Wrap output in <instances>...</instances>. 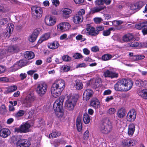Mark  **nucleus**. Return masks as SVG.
Instances as JSON below:
<instances>
[{"instance_id": "obj_3", "label": "nucleus", "mask_w": 147, "mask_h": 147, "mask_svg": "<svg viewBox=\"0 0 147 147\" xmlns=\"http://www.w3.org/2000/svg\"><path fill=\"white\" fill-rule=\"evenodd\" d=\"M112 126L111 122L109 119L105 120L101 124L99 129L103 134H107L112 130Z\"/></svg>"}, {"instance_id": "obj_37", "label": "nucleus", "mask_w": 147, "mask_h": 147, "mask_svg": "<svg viewBox=\"0 0 147 147\" xmlns=\"http://www.w3.org/2000/svg\"><path fill=\"white\" fill-rule=\"evenodd\" d=\"M83 120L84 123L85 124L89 123L90 119L89 115L86 113H84L83 115Z\"/></svg>"}, {"instance_id": "obj_42", "label": "nucleus", "mask_w": 147, "mask_h": 147, "mask_svg": "<svg viewBox=\"0 0 147 147\" xmlns=\"http://www.w3.org/2000/svg\"><path fill=\"white\" fill-rule=\"evenodd\" d=\"M26 61L24 60H21L19 61L18 63L20 68L26 65L27 64Z\"/></svg>"}, {"instance_id": "obj_46", "label": "nucleus", "mask_w": 147, "mask_h": 147, "mask_svg": "<svg viewBox=\"0 0 147 147\" xmlns=\"http://www.w3.org/2000/svg\"><path fill=\"white\" fill-rule=\"evenodd\" d=\"M112 58L111 55L105 54L102 57V59L104 61H107L111 59Z\"/></svg>"}, {"instance_id": "obj_23", "label": "nucleus", "mask_w": 147, "mask_h": 147, "mask_svg": "<svg viewBox=\"0 0 147 147\" xmlns=\"http://www.w3.org/2000/svg\"><path fill=\"white\" fill-rule=\"evenodd\" d=\"M135 124L131 123L128 126V134L129 136H132L135 131Z\"/></svg>"}, {"instance_id": "obj_25", "label": "nucleus", "mask_w": 147, "mask_h": 147, "mask_svg": "<svg viewBox=\"0 0 147 147\" xmlns=\"http://www.w3.org/2000/svg\"><path fill=\"white\" fill-rule=\"evenodd\" d=\"M134 36L131 34H127L124 35L122 37V40L124 42H129L133 40Z\"/></svg>"}, {"instance_id": "obj_8", "label": "nucleus", "mask_w": 147, "mask_h": 147, "mask_svg": "<svg viewBox=\"0 0 147 147\" xmlns=\"http://www.w3.org/2000/svg\"><path fill=\"white\" fill-rule=\"evenodd\" d=\"M31 10L34 18H39L42 16V11L41 8L33 6L32 7Z\"/></svg>"}, {"instance_id": "obj_35", "label": "nucleus", "mask_w": 147, "mask_h": 147, "mask_svg": "<svg viewBox=\"0 0 147 147\" xmlns=\"http://www.w3.org/2000/svg\"><path fill=\"white\" fill-rule=\"evenodd\" d=\"M50 36V33L45 34L40 38L38 41L39 43H41L43 41L47 40Z\"/></svg>"}, {"instance_id": "obj_45", "label": "nucleus", "mask_w": 147, "mask_h": 147, "mask_svg": "<svg viewBox=\"0 0 147 147\" xmlns=\"http://www.w3.org/2000/svg\"><path fill=\"white\" fill-rule=\"evenodd\" d=\"M17 88V86H11L10 88L7 89L6 90V92L7 93L12 92L16 90Z\"/></svg>"}, {"instance_id": "obj_12", "label": "nucleus", "mask_w": 147, "mask_h": 147, "mask_svg": "<svg viewBox=\"0 0 147 147\" xmlns=\"http://www.w3.org/2000/svg\"><path fill=\"white\" fill-rule=\"evenodd\" d=\"M86 29L87 31V34L91 36H96L97 35L98 32H96V29L93 27L88 24L87 25Z\"/></svg>"}, {"instance_id": "obj_11", "label": "nucleus", "mask_w": 147, "mask_h": 147, "mask_svg": "<svg viewBox=\"0 0 147 147\" xmlns=\"http://www.w3.org/2000/svg\"><path fill=\"white\" fill-rule=\"evenodd\" d=\"M94 92L90 89H87L84 92L83 94V99L84 100L88 101L92 97Z\"/></svg>"}, {"instance_id": "obj_38", "label": "nucleus", "mask_w": 147, "mask_h": 147, "mask_svg": "<svg viewBox=\"0 0 147 147\" xmlns=\"http://www.w3.org/2000/svg\"><path fill=\"white\" fill-rule=\"evenodd\" d=\"M6 50L8 54L9 55L11 53H13L16 51V47L14 46H11L8 47Z\"/></svg>"}, {"instance_id": "obj_9", "label": "nucleus", "mask_w": 147, "mask_h": 147, "mask_svg": "<svg viewBox=\"0 0 147 147\" xmlns=\"http://www.w3.org/2000/svg\"><path fill=\"white\" fill-rule=\"evenodd\" d=\"M16 144L17 147H28L31 144L30 141L27 139L20 140Z\"/></svg>"}, {"instance_id": "obj_48", "label": "nucleus", "mask_w": 147, "mask_h": 147, "mask_svg": "<svg viewBox=\"0 0 147 147\" xmlns=\"http://www.w3.org/2000/svg\"><path fill=\"white\" fill-rule=\"evenodd\" d=\"M6 54L9 55L6 49H1L0 50V55L2 57H3Z\"/></svg>"}, {"instance_id": "obj_50", "label": "nucleus", "mask_w": 147, "mask_h": 147, "mask_svg": "<svg viewBox=\"0 0 147 147\" xmlns=\"http://www.w3.org/2000/svg\"><path fill=\"white\" fill-rule=\"evenodd\" d=\"M104 29V27L103 26H99L96 27V32H98L97 35L98 34L99 32L103 30Z\"/></svg>"}, {"instance_id": "obj_16", "label": "nucleus", "mask_w": 147, "mask_h": 147, "mask_svg": "<svg viewBox=\"0 0 147 147\" xmlns=\"http://www.w3.org/2000/svg\"><path fill=\"white\" fill-rule=\"evenodd\" d=\"M40 29H36L34 30L32 34L30 36L29 40L30 42H34L36 40L40 32Z\"/></svg>"}, {"instance_id": "obj_54", "label": "nucleus", "mask_w": 147, "mask_h": 147, "mask_svg": "<svg viewBox=\"0 0 147 147\" xmlns=\"http://www.w3.org/2000/svg\"><path fill=\"white\" fill-rule=\"evenodd\" d=\"M102 20V18H95L94 19V22L97 24H100Z\"/></svg>"}, {"instance_id": "obj_20", "label": "nucleus", "mask_w": 147, "mask_h": 147, "mask_svg": "<svg viewBox=\"0 0 147 147\" xmlns=\"http://www.w3.org/2000/svg\"><path fill=\"white\" fill-rule=\"evenodd\" d=\"M104 75L105 77H109L112 78L117 77L118 74L114 72L107 70L104 73Z\"/></svg>"}, {"instance_id": "obj_47", "label": "nucleus", "mask_w": 147, "mask_h": 147, "mask_svg": "<svg viewBox=\"0 0 147 147\" xmlns=\"http://www.w3.org/2000/svg\"><path fill=\"white\" fill-rule=\"evenodd\" d=\"M64 31H67L69 30L71 26L69 23L68 22L62 23Z\"/></svg>"}, {"instance_id": "obj_24", "label": "nucleus", "mask_w": 147, "mask_h": 147, "mask_svg": "<svg viewBox=\"0 0 147 147\" xmlns=\"http://www.w3.org/2000/svg\"><path fill=\"white\" fill-rule=\"evenodd\" d=\"M135 28L138 30L147 28V21L138 23L135 25Z\"/></svg>"}, {"instance_id": "obj_43", "label": "nucleus", "mask_w": 147, "mask_h": 147, "mask_svg": "<svg viewBox=\"0 0 147 147\" xmlns=\"http://www.w3.org/2000/svg\"><path fill=\"white\" fill-rule=\"evenodd\" d=\"M114 28L112 27L109 28L108 30H105L103 32V34L104 36H107L109 35L111 33V31L113 30Z\"/></svg>"}, {"instance_id": "obj_55", "label": "nucleus", "mask_w": 147, "mask_h": 147, "mask_svg": "<svg viewBox=\"0 0 147 147\" xmlns=\"http://www.w3.org/2000/svg\"><path fill=\"white\" fill-rule=\"evenodd\" d=\"M95 4L98 5H103L104 3L102 0H96L95 1Z\"/></svg>"}, {"instance_id": "obj_21", "label": "nucleus", "mask_w": 147, "mask_h": 147, "mask_svg": "<svg viewBox=\"0 0 147 147\" xmlns=\"http://www.w3.org/2000/svg\"><path fill=\"white\" fill-rule=\"evenodd\" d=\"M135 143V141L133 140H125L123 141L122 145L124 147H127L133 146Z\"/></svg>"}, {"instance_id": "obj_41", "label": "nucleus", "mask_w": 147, "mask_h": 147, "mask_svg": "<svg viewBox=\"0 0 147 147\" xmlns=\"http://www.w3.org/2000/svg\"><path fill=\"white\" fill-rule=\"evenodd\" d=\"M25 111L23 110H19L17 113L15 114V116L18 118L24 115Z\"/></svg>"}, {"instance_id": "obj_53", "label": "nucleus", "mask_w": 147, "mask_h": 147, "mask_svg": "<svg viewBox=\"0 0 147 147\" xmlns=\"http://www.w3.org/2000/svg\"><path fill=\"white\" fill-rule=\"evenodd\" d=\"M57 29L59 31H61L64 32V29L63 28V24L62 23L60 24L57 26Z\"/></svg>"}, {"instance_id": "obj_14", "label": "nucleus", "mask_w": 147, "mask_h": 147, "mask_svg": "<svg viewBox=\"0 0 147 147\" xmlns=\"http://www.w3.org/2000/svg\"><path fill=\"white\" fill-rule=\"evenodd\" d=\"M143 5L144 4L142 2L139 1L131 5L130 9L131 10H136V11H137L141 8Z\"/></svg>"}, {"instance_id": "obj_61", "label": "nucleus", "mask_w": 147, "mask_h": 147, "mask_svg": "<svg viewBox=\"0 0 147 147\" xmlns=\"http://www.w3.org/2000/svg\"><path fill=\"white\" fill-rule=\"evenodd\" d=\"M139 44V47H147V42H141Z\"/></svg>"}, {"instance_id": "obj_22", "label": "nucleus", "mask_w": 147, "mask_h": 147, "mask_svg": "<svg viewBox=\"0 0 147 147\" xmlns=\"http://www.w3.org/2000/svg\"><path fill=\"white\" fill-rule=\"evenodd\" d=\"M83 19V16L76 14L73 18V21L76 24H78L82 22Z\"/></svg>"}, {"instance_id": "obj_5", "label": "nucleus", "mask_w": 147, "mask_h": 147, "mask_svg": "<svg viewBox=\"0 0 147 147\" xmlns=\"http://www.w3.org/2000/svg\"><path fill=\"white\" fill-rule=\"evenodd\" d=\"M47 89V86L46 84L41 83L38 85L36 91L39 96H42L46 93Z\"/></svg>"}, {"instance_id": "obj_34", "label": "nucleus", "mask_w": 147, "mask_h": 147, "mask_svg": "<svg viewBox=\"0 0 147 147\" xmlns=\"http://www.w3.org/2000/svg\"><path fill=\"white\" fill-rule=\"evenodd\" d=\"M74 87L78 90H80L83 88V85L81 82L79 80H76L74 85Z\"/></svg>"}, {"instance_id": "obj_62", "label": "nucleus", "mask_w": 147, "mask_h": 147, "mask_svg": "<svg viewBox=\"0 0 147 147\" xmlns=\"http://www.w3.org/2000/svg\"><path fill=\"white\" fill-rule=\"evenodd\" d=\"M63 70L65 72H67L70 69L69 66L66 65H64L63 66Z\"/></svg>"}, {"instance_id": "obj_17", "label": "nucleus", "mask_w": 147, "mask_h": 147, "mask_svg": "<svg viewBox=\"0 0 147 147\" xmlns=\"http://www.w3.org/2000/svg\"><path fill=\"white\" fill-rule=\"evenodd\" d=\"M11 134L9 129L7 128L2 129L0 130V136L3 138H6L9 136Z\"/></svg>"}, {"instance_id": "obj_57", "label": "nucleus", "mask_w": 147, "mask_h": 147, "mask_svg": "<svg viewBox=\"0 0 147 147\" xmlns=\"http://www.w3.org/2000/svg\"><path fill=\"white\" fill-rule=\"evenodd\" d=\"M89 133L88 130L86 131L84 134V140H87L88 139L89 136Z\"/></svg>"}, {"instance_id": "obj_27", "label": "nucleus", "mask_w": 147, "mask_h": 147, "mask_svg": "<svg viewBox=\"0 0 147 147\" xmlns=\"http://www.w3.org/2000/svg\"><path fill=\"white\" fill-rule=\"evenodd\" d=\"M34 53L31 51H26L24 55V57L28 59H32L34 57Z\"/></svg>"}, {"instance_id": "obj_33", "label": "nucleus", "mask_w": 147, "mask_h": 147, "mask_svg": "<svg viewBox=\"0 0 147 147\" xmlns=\"http://www.w3.org/2000/svg\"><path fill=\"white\" fill-rule=\"evenodd\" d=\"M30 127V125L29 123H26L23 125H21L20 127L22 129V132L24 133L28 131Z\"/></svg>"}, {"instance_id": "obj_1", "label": "nucleus", "mask_w": 147, "mask_h": 147, "mask_svg": "<svg viewBox=\"0 0 147 147\" xmlns=\"http://www.w3.org/2000/svg\"><path fill=\"white\" fill-rule=\"evenodd\" d=\"M65 82L62 80L55 81L53 84L51 88L52 96L55 98L60 96L65 87Z\"/></svg>"}, {"instance_id": "obj_51", "label": "nucleus", "mask_w": 147, "mask_h": 147, "mask_svg": "<svg viewBox=\"0 0 147 147\" xmlns=\"http://www.w3.org/2000/svg\"><path fill=\"white\" fill-rule=\"evenodd\" d=\"M83 36L81 34H78L76 37V39L77 40H81L82 42H83L86 40L85 38H82Z\"/></svg>"}, {"instance_id": "obj_39", "label": "nucleus", "mask_w": 147, "mask_h": 147, "mask_svg": "<svg viewBox=\"0 0 147 147\" xmlns=\"http://www.w3.org/2000/svg\"><path fill=\"white\" fill-rule=\"evenodd\" d=\"M20 67L18 63H16L14 64L13 66L10 67L9 69L10 71H15L19 69H20Z\"/></svg>"}, {"instance_id": "obj_26", "label": "nucleus", "mask_w": 147, "mask_h": 147, "mask_svg": "<svg viewBox=\"0 0 147 147\" xmlns=\"http://www.w3.org/2000/svg\"><path fill=\"white\" fill-rule=\"evenodd\" d=\"M58 42L57 41H55L52 42L48 43V48L52 49H57L59 46Z\"/></svg>"}, {"instance_id": "obj_10", "label": "nucleus", "mask_w": 147, "mask_h": 147, "mask_svg": "<svg viewBox=\"0 0 147 147\" xmlns=\"http://www.w3.org/2000/svg\"><path fill=\"white\" fill-rule=\"evenodd\" d=\"M136 116V113L134 109L130 110L128 113L127 116V121H129L133 122L135 119Z\"/></svg>"}, {"instance_id": "obj_63", "label": "nucleus", "mask_w": 147, "mask_h": 147, "mask_svg": "<svg viewBox=\"0 0 147 147\" xmlns=\"http://www.w3.org/2000/svg\"><path fill=\"white\" fill-rule=\"evenodd\" d=\"M26 74L25 73L24 74L23 73H21L20 75V76L21 80H23L25 78H26Z\"/></svg>"}, {"instance_id": "obj_59", "label": "nucleus", "mask_w": 147, "mask_h": 147, "mask_svg": "<svg viewBox=\"0 0 147 147\" xmlns=\"http://www.w3.org/2000/svg\"><path fill=\"white\" fill-rule=\"evenodd\" d=\"M139 44L137 42H134L129 45L130 47H137L138 46H139Z\"/></svg>"}, {"instance_id": "obj_19", "label": "nucleus", "mask_w": 147, "mask_h": 147, "mask_svg": "<svg viewBox=\"0 0 147 147\" xmlns=\"http://www.w3.org/2000/svg\"><path fill=\"white\" fill-rule=\"evenodd\" d=\"M45 24L48 26H52L54 25L56 23L55 20L51 16L46 17L45 19Z\"/></svg>"}, {"instance_id": "obj_56", "label": "nucleus", "mask_w": 147, "mask_h": 147, "mask_svg": "<svg viewBox=\"0 0 147 147\" xmlns=\"http://www.w3.org/2000/svg\"><path fill=\"white\" fill-rule=\"evenodd\" d=\"M116 111V109L114 108H111L109 109L107 113L110 114H113L115 113Z\"/></svg>"}, {"instance_id": "obj_36", "label": "nucleus", "mask_w": 147, "mask_h": 147, "mask_svg": "<svg viewBox=\"0 0 147 147\" xmlns=\"http://www.w3.org/2000/svg\"><path fill=\"white\" fill-rule=\"evenodd\" d=\"M106 8V7L105 6H99L98 7H95L91 10V12L92 13H94L96 12H99Z\"/></svg>"}, {"instance_id": "obj_49", "label": "nucleus", "mask_w": 147, "mask_h": 147, "mask_svg": "<svg viewBox=\"0 0 147 147\" xmlns=\"http://www.w3.org/2000/svg\"><path fill=\"white\" fill-rule=\"evenodd\" d=\"M63 60L66 62H69L71 61V58L67 55H64L62 57Z\"/></svg>"}, {"instance_id": "obj_60", "label": "nucleus", "mask_w": 147, "mask_h": 147, "mask_svg": "<svg viewBox=\"0 0 147 147\" xmlns=\"http://www.w3.org/2000/svg\"><path fill=\"white\" fill-rule=\"evenodd\" d=\"M7 22V18H3L0 20V24L2 25H4Z\"/></svg>"}, {"instance_id": "obj_2", "label": "nucleus", "mask_w": 147, "mask_h": 147, "mask_svg": "<svg viewBox=\"0 0 147 147\" xmlns=\"http://www.w3.org/2000/svg\"><path fill=\"white\" fill-rule=\"evenodd\" d=\"M78 98L74 95L71 96L65 104V107L69 111L73 110L75 106Z\"/></svg>"}, {"instance_id": "obj_4", "label": "nucleus", "mask_w": 147, "mask_h": 147, "mask_svg": "<svg viewBox=\"0 0 147 147\" xmlns=\"http://www.w3.org/2000/svg\"><path fill=\"white\" fill-rule=\"evenodd\" d=\"M63 96H61L58 98L53 104V108L55 112L61 111L62 110V105L64 101Z\"/></svg>"}, {"instance_id": "obj_18", "label": "nucleus", "mask_w": 147, "mask_h": 147, "mask_svg": "<svg viewBox=\"0 0 147 147\" xmlns=\"http://www.w3.org/2000/svg\"><path fill=\"white\" fill-rule=\"evenodd\" d=\"M136 86L139 87H147V81L144 80L137 79L135 82Z\"/></svg>"}, {"instance_id": "obj_7", "label": "nucleus", "mask_w": 147, "mask_h": 147, "mask_svg": "<svg viewBox=\"0 0 147 147\" xmlns=\"http://www.w3.org/2000/svg\"><path fill=\"white\" fill-rule=\"evenodd\" d=\"M121 80L125 91H128L131 88L133 84L131 80L128 79H122Z\"/></svg>"}, {"instance_id": "obj_30", "label": "nucleus", "mask_w": 147, "mask_h": 147, "mask_svg": "<svg viewBox=\"0 0 147 147\" xmlns=\"http://www.w3.org/2000/svg\"><path fill=\"white\" fill-rule=\"evenodd\" d=\"M138 95L142 98L147 99V89L139 90L138 92Z\"/></svg>"}, {"instance_id": "obj_29", "label": "nucleus", "mask_w": 147, "mask_h": 147, "mask_svg": "<svg viewBox=\"0 0 147 147\" xmlns=\"http://www.w3.org/2000/svg\"><path fill=\"white\" fill-rule=\"evenodd\" d=\"M62 12L63 16L67 18L69 17V15L71 13V10L69 9L65 8L62 11Z\"/></svg>"}, {"instance_id": "obj_52", "label": "nucleus", "mask_w": 147, "mask_h": 147, "mask_svg": "<svg viewBox=\"0 0 147 147\" xmlns=\"http://www.w3.org/2000/svg\"><path fill=\"white\" fill-rule=\"evenodd\" d=\"M73 57L76 59H79L82 58L83 56L80 53H76L73 55Z\"/></svg>"}, {"instance_id": "obj_32", "label": "nucleus", "mask_w": 147, "mask_h": 147, "mask_svg": "<svg viewBox=\"0 0 147 147\" xmlns=\"http://www.w3.org/2000/svg\"><path fill=\"white\" fill-rule=\"evenodd\" d=\"M76 126L78 131L79 132H80L81 131L82 126L80 116H78L76 120Z\"/></svg>"}, {"instance_id": "obj_28", "label": "nucleus", "mask_w": 147, "mask_h": 147, "mask_svg": "<svg viewBox=\"0 0 147 147\" xmlns=\"http://www.w3.org/2000/svg\"><path fill=\"white\" fill-rule=\"evenodd\" d=\"M8 27L7 28V32L6 34V36L8 38L10 36L11 33L13 30L14 29V26L12 24H8Z\"/></svg>"}, {"instance_id": "obj_64", "label": "nucleus", "mask_w": 147, "mask_h": 147, "mask_svg": "<svg viewBox=\"0 0 147 147\" xmlns=\"http://www.w3.org/2000/svg\"><path fill=\"white\" fill-rule=\"evenodd\" d=\"M85 13V11L83 9H80L77 13L81 16H83Z\"/></svg>"}, {"instance_id": "obj_40", "label": "nucleus", "mask_w": 147, "mask_h": 147, "mask_svg": "<svg viewBox=\"0 0 147 147\" xmlns=\"http://www.w3.org/2000/svg\"><path fill=\"white\" fill-rule=\"evenodd\" d=\"M144 57L145 56L144 55H135L133 56V60L134 61L140 60L144 59Z\"/></svg>"}, {"instance_id": "obj_6", "label": "nucleus", "mask_w": 147, "mask_h": 147, "mask_svg": "<svg viewBox=\"0 0 147 147\" xmlns=\"http://www.w3.org/2000/svg\"><path fill=\"white\" fill-rule=\"evenodd\" d=\"M35 100V97L34 93L31 92L26 97L24 100V103L26 105V107H30L31 106V103Z\"/></svg>"}, {"instance_id": "obj_44", "label": "nucleus", "mask_w": 147, "mask_h": 147, "mask_svg": "<svg viewBox=\"0 0 147 147\" xmlns=\"http://www.w3.org/2000/svg\"><path fill=\"white\" fill-rule=\"evenodd\" d=\"M60 135L61 133H58L55 131L50 134L49 136L50 138H54L60 136Z\"/></svg>"}, {"instance_id": "obj_58", "label": "nucleus", "mask_w": 147, "mask_h": 147, "mask_svg": "<svg viewBox=\"0 0 147 147\" xmlns=\"http://www.w3.org/2000/svg\"><path fill=\"white\" fill-rule=\"evenodd\" d=\"M56 115L58 117L61 118L62 117L63 115V113L62 111V110L61 111H57L55 112Z\"/></svg>"}, {"instance_id": "obj_13", "label": "nucleus", "mask_w": 147, "mask_h": 147, "mask_svg": "<svg viewBox=\"0 0 147 147\" xmlns=\"http://www.w3.org/2000/svg\"><path fill=\"white\" fill-rule=\"evenodd\" d=\"M90 105L92 106L95 109H98L100 107V102L96 98H93L91 99Z\"/></svg>"}, {"instance_id": "obj_15", "label": "nucleus", "mask_w": 147, "mask_h": 147, "mask_svg": "<svg viewBox=\"0 0 147 147\" xmlns=\"http://www.w3.org/2000/svg\"><path fill=\"white\" fill-rule=\"evenodd\" d=\"M114 87L115 90L117 91H125L121 80L117 81V83L115 84Z\"/></svg>"}, {"instance_id": "obj_31", "label": "nucleus", "mask_w": 147, "mask_h": 147, "mask_svg": "<svg viewBox=\"0 0 147 147\" xmlns=\"http://www.w3.org/2000/svg\"><path fill=\"white\" fill-rule=\"evenodd\" d=\"M126 115V110L123 108L119 109L117 112V115L120 118H122Z\"/></svg>"}]
</instances>
